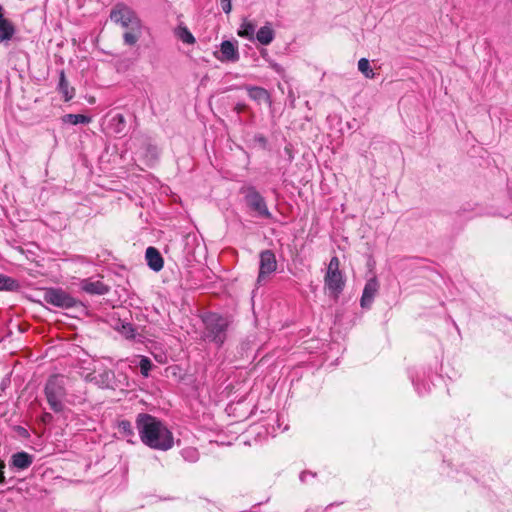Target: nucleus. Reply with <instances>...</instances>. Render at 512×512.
<instances>
[{
    "instance_id": "obj_12",
    "label": "nucleus",
    "mask_w": 512,
    "mask_h": 512,
    "mask_svg": "<svg viewBox=\"0 0 512 512\" xmlns=\"http://www.w3.org/2000/svg\"><path fill=\"white\" fill-rule=\"evenodd\" d=\"M33 460L34 457L31 454L24 451L17 452L11 456L10 467L17 471H22L29 468Z\"/></svg>"
},
{
    "instance_id": "obj_27",
    "label": "nucleus",
    "mask_w": 512,
    "mask_h": 512,
    "mask_svg": "<svg viewBox=\"0 0 512 512\" xmlns=\"http://www.w3.org/2000/svg\"><path fill=\"white\" fill-rule=\"evenodd\" d=\"M266 62L268 63L269 67L274 70L279 76L284 77L285 69L282 65L278 64L271 58H266Z\"/></svg>"
},
{
    "instance_id": "obj_13",
    "label": "nucleus",
    "mask_w": 512,
    "mask_h": 512,
    "mask_svg": "<svg viewBox=\"0 0 512 512\" xmlns=\"http://www.w3.org/2000/svg\"><path fill=\"white\" fill-rule=\"evenodd\" d=\"M145 258L147 261V265L153 271L158 272L163 268V257L155 247L150 246L146 249Z\"/></svg>"
},
{
    "instance_id": "obj_9",
    "label": "nucleus",
    "mask_w": 512,
    "mask_h": 512,
    "mask_svg": "<svg viewBox=\"0 0 512 512\" xmlns=\"http://www.w3.org/2000/svg\"><path fill=\"white\" fill-rule=\"evenodd\" d=\"M214 57L220 62H238L240 59L237 41L224 40L220 44V50L214 52Z\"/></svg>"
},
{
    "instance_id": "obj_14",
    "label": "nucleus",
    "mask_w": 512,
    "mask_h": 512,
    "mask_svg": "<svg viewBox=\"0 0 512 512\" xmlns=\"http://www.w3.org/2000/svg\"><path fill=\"white\" fill-rule=\"evenodd\" d=\"M15 34V27L12 22L3 15V8L0 5V43L10 41Z\"/></svg>"
},
{
    "instance_id": "obj_33",
    "label": "nucleus",
    "mask_w": 512,
    "mask_h": 512,
    "mask_svg": "<svg viewBox=\"0 0 512 512\" xmlns=\"http://www.w3.org/2000/svg\"><path fill=\"white\" fill-rule=\"evenodd\" d=\"M19 431L21 434H27V430L25 428L19 427Z\"/></svg>"
},
{
    "instance_id": "obj_29",
    "label": "nucleus",
    "mask_w": 512,
    "mask_h": 512,
    "mask_svg": "<svg viewBox=\"0 0 512 512\" xmlns=\"http://www.w3.org/2000/svg\"><path fill=\"white\" fill-rule=\"evenodd\" d=\"M101 377L103 378L102 380V383L105 385V386H108L109 383L111 382V380L113 379L114 377V373L111 371V370H108V371H105L103 373V375H101Z\"/></svg>"
},
{
    "instance_id": "obj_10",
    "label": "nucleus",
    "mask_w": 512,
    "mask_h": 512,
    "mask_svg": "<svg viewBox=\"0 0 512 512\" xmlns=\"http://www.w3.org/2000/svg\"><path fill=\"white\" fill-rule=\"evenodd\" d=\"M380 284L378 279L374 276L368 279L365 283L362 296L360 299V306L363 309H370L376 295L378 294Z\"/></svg>"
},
{
    "instance_id": "obj_25",
    "label": "nucleus",
    "mask_w": 512,
    "mask_h": 512,
    "mask_svg": "<svg viewBox=\"0 0 512 512\" xmlns=\"http://www.w3.org/2000/svg\"><path fill=\"white\" fill-rule=\"evenodd\" d=\"M118 430L125 437H133L134 436L132 424L128 420L119 421Z\"/></svg>"
},
{
    "instance_id": "obj_11",
    "label": "nucleus",
    "mask_w": 512,
    "mask_h": 512,
    "mask_svg": "<svg viewBox=\"0 0 512 512\" xmlns=\"http://www.w3.org/2000/svg\"><path fill=\"white\" fill-rule=\"evenodd\" d=\"M79 287L82 291L90 295H105L110 290V287L104 282L93 280L92 278L80 280Z\"/></svg>"
},
{
    "instance_id": "obj_23",
    "label": "nucleus",
    "mask_w": 512,
    "mask_h": 512,
    "mask_svg": "<svg viewBox=\"0 0 512 512\" xmlns=\"http://www.w3.org/2000/svg\"><path fill=\"white\" fill-rule=\"evenodd\" d=\"M358 69L359 71L368 79L375 78V73L370 66L369 60L366 58H361L358 61Z\"/></svg>"
},
{
    "instance_id": "obj_3",
    "label": "nucleus",
    "mask_w": 512,
    "mask_h": 512,
    "mask_svg": "<svg viewBox=\"0 0 512 512\" xmlns=\"http://www.w3.org/2000/svg\"><path fill=\"white\" fill-rule=\"evenodd\" d=\"M202 321L204 324L203 339L221 347L227 339L230 326L229 318L218 313L209 312L202 317Z\"/></svg>"
},
{
    "instance_id": "obj_28",
    "label": "nucleus",
    "mask_w": 512,
    "mask_h": 512,
    "mask_svg": "<svg viewBox=\"0 0 512 512\" xmlns=\"http://www.w3.org/2000/svg\"><path fill=\"white\" fill-rule=\"evenodd\" d=\"M232 0H220L221 9L225 14H229L232 10Z\"/></svg>"
},
{
    "instance_id": "obj_24",
    "label": "nucleus",
    "mask_w": 512,
    "mask_h": 512,
    "mask_svg": "<svg viewBox=\"0 0 512 512\" xmlns=\"http://www.w3.org/2000/svg\"><path fill=\"white\" fill-rule=\"evenodd\" d=\"M183 459L190 463H195L199 460V452L194 447H186L181 450Z\"/></svg>"
},
{
    "instance_id": "obj_16",
    "label": "nucleus",
    "mask_w": 512,
    "mask_h": 512,
    "mask_svg": "<svg viewBox=\"0 0 512 512\" xmlns=\"http://www.w3.org/2000/svg\"><path fill=\"white\" fill-rule=\"evenodd\" d=\"M246 90L250 99L255 101L257 104L271 103L269 92L259 86H246Z\"/></svg>"
},
{
    "instance_id": "obj_4",
    "label": "nucleus",
    "mask_w": 512,
    "mask_h": 512,
    "mask_svg": "<svg viewBox=\"0 0 512 512\" xmlns=\"http://www.w3.org/2000/svg\"><path fill=\"white\" fill-rule=\"evenodd\" d=\"M346 284V279L343 272L340 270V261L337 256H333L327 266L324 276V286L328 295L337 300L343 292Z\"/></svg>"
},
{
    "instance_id": "obj_31",
    "label": "nucleus",
    "mask_w": 512,
    "mask_h": 512,
    "mask_svg": "<svg viewBox=\"0 0 512 512\" xmlns=\"http://www.w3.org/2000/svg\"><path fill=\"white\" fill-rule=\"evenodd\" d=\"M308 475H309V476H312V477H314V476H315V474H313V473H310V472H306V471H304V472H302V473L300 474V480H301V482H306V477H307Z\"/></svg>"
},
{
    "instance_id": "obj_26",
    "label": "nucleus",
    "mask_w": 512,
    "mask_h": 512,
    "mask_svg": "<svg viewBox=\"0 0 512 512\" xmlns=\"http://www.w3.org/2000/svg\"><path fill=\"white\" fill-rule=\"evenodd\" d=\"M152 366H153V364L148 357H145V356L141 357L140 362H139V367H140L141 374L144 377L149 376V372L152 369Z\"/></svg>"
},
{
    "instance_id": "obj_2",
    "label": "nucleus",
    "mask_w": 512,
    "mask_h": 512,
    "mask_svg": "<svg viewBox=\"0 0 512 512\" xmlns=\"http://www.w3.org/2000/svg\"><path fill=\"white\" fill-rule=\"evenodd\" d=\"M110 20L125 29L123 40L126 45H135L142 35V22L137 13L124 3H117L110 11Z\"/></svg>"
},
{
    "instance_id": "obj_32",
    "label": "nucleus",
    "mask_w": 512,
    "mask_h": 512,
    "mask_svg": "<svg viewBox=\"0 0 512 512\" xmlns=\"http://www.w3.org/2000/svg\"><path fill=\"white\" fill-rule=\"evenodd\" d=\"M260 54L262 56V58L266 61V58H270L269 54H268V51L266 49H262L260 51Z\"/></svg>"
},
{
    "instance_id": "obj_19",
    "label": "nucleus",
    "mask_w": 512,
    "mask_h": 512,
    "mask_svg": "<svg viewBox=\"0 0 512 512\" xmlns=\"http://www.w3.org/2000/svg\"><path fill=\"white\" fill-rule=\"evenodd\" d=\"M174 35L176 38L181 40L183 43L188 45H193L196 42L195 37L190 32V30L187 28L186 25L183 23H180L175 29H174Z\"/></svg>"
},
{
    "instance_id": "obj_20",
    "label": "nucleus",
    "mask_w": 512,
    "mask_h": 512,
    "mask_svg": "<svg viewBox=\"0 0 512 512\" xmlns=\"http://www.w3.org/2000/svg\"><path fill=\"white\" fill-rule=\"evenodd\" d=\"M109 128L114 134H122L126 128L124 115L120 113L113 115L109 120Z\"/></svg>"
},
{
    "instance_id": "obj_6",
    "label": "nucleus",
    "mask_w": 512,
    "mask_h": 512,
    "mask_svg": "<svg viewBox=\"0 0 512 512\" xmlns=\"http://www.w3.org/2000/svg\"><path fill=\"white\" fill-rule=\"evenodd\" d=\"M240 193L244 196V202L254 216L264 219L273 218L265 198L254 186H244L240 189Z\"/></svg>"
},
{
    "instance_id": "obj_7",
    "label": "nucleus",
    "mask_w": 512,
    "mask_h": 512,
    "mask_svg": "<svg viewBox=\"0 0 512 512\" xmlns=\"http://www.w3.org/2000/svg\"><path fill=\"white\" fill-rule=\"evenodd\" d=\"M44 301L62 309H70L77 305V300L60 288H49L44 293Z\"/></svg>"
},
{
    "instance_id": "obj_8",
    "label": "nucleus",
    "mask_w": 512,
    "mask_h": 512,
    "mask_svg": "<svg viewBox=\"0 0 512 512\" xmlns=\"http://www.w3.org/2000/svg\"><path fill=\"white\" fill-rule=\"evenodd\" d=\"M277 269V261L275 254L272 250H264L260 253L259 274L257 278L258 283L266 280V277L271 275Z\"/></svg>"
},
{
    "instance_id": "obj_15",
    "label": "nucleus",
    "mask_w": 512,
    "mask_h": 512,
    "mask_svg": "<svg viewBox=\"0 0 512 512\" xmlns=\"http://www.w3.org/2000/svg\"><path fill=\"white\" fill-rule=\"evenodd\" d=\"M275 38V31L270 22H266L261 26L255 34V39L262 45L267 46L273 42Z\"/></svg>"
},
{
    "instance_id": "obj_30",
    "label": "nucleus",
    "mask_w": 512,
    "mask_h": 512,
    "mask_svg": "<svg viewBox=\"0 0 512 512\" xmlns=\"http://www.w3.org/2000/svg\"><path fill=\"white\" fill-rule=\"evenodd\" d=\"M4 469L5 463L4 461L0 460V484H3L5 482Z\"/></svg>"
},
{
    "instance_id": "obj_21",
    "label": "nucleus",
    "mask_w": 512,
    "mask_h": 512,
    "mask_svg": "<svg viewBox=\"0 0 512 512\" xmlns=\"http://www.w3.org/2000/svg\"><path fill=\"white\" fill-rule=\"evenodd\" d=\"M19 283L12 277L0 273V291H16Z\"/></svg>"
},
{
    "instance_id": "obj_17",
    "label": "nucleus",
    "mask_w": 512,
    "mask_h": 512,
    "mask_svg": "<svg viewBox=\"0 0 512 512\" xmlns=\"http://www.w3.org/2000/svg\"><path fill=\"white\" fill-rule=\"evenodd\" d=\"M255 30L256 25L247 18H244L240 24L239 29L237 30V35L249 41H254L256 34Z\"/></svg>"
},
{
    "instance_id": "obj_22",
    "label": "nucleus",
    "mask_w": 512,
    "mask_h": 512,
    "mask_svg": "<svg viewBox=\"0 0 512 512\" xmlns=\"http://www.w3.org/2000/svg\"><path fill=\"white\" fill-rule=\"evenodd\" d=\"M62 120L71 125L88 124L91 121L90 117L83 114H66Z\"/></svg>"
},
{
    "instance_id": "obj_5",
    "label": "nucleus",
    "mask_w": 512,
    "mask_h": 512,
    "mask_svg": "<svg viewBox=\"0 0 512 512\" xmlns=\"http://www.w3.org/2000/svg\"><path fill=\"white\" fill-rule=\"evenodd\" d=\"M45 396L50 408L59 413L63 410L66 396L65 378L61 375L51 376L45 385Z\"/></svg>"
},
{
    "instance_id": "obj_1",
    "label": "nucleus",
    "mask_w": 512,
    "mask_h": 512,
    "mask_svg": "<svg viewBox=\"0 0 512 512\" xmlns=\"http://www.w3.org/2000/svg\"><path fill=\"white\" fill-rule=\"evenodd\" d=\"M136 428L141 442L151 449L167 451L174 445L173 433L164 422L151 414H138Z\"/></svg>"
},
{
    "instance_id": "obj_18",
    "label": "nucleus",
    "mask_w": 512,
    "mask_h": 512,
    "mask_svg": "<svg viewBox=\"0 0 512 512\" xmlns=\"http://www.w3.org/2000/svg\"><path fill=\"white\" fill-rule=\"evenodd\" d=\"M58 90L63 95L65 102L70 101L75 95V89L69 85L63 70L59 75Z\"/></svg>"
}]
</instances>
